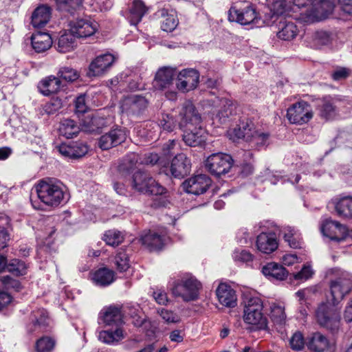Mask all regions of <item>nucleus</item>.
Listing matches in <instances>:
<instances>
[{"instance_id":"09e8293b","label":"nucleus","mask_w":352,"mask_h":352,"mask_svg":"<svg viewBox=\"0 0 352 352\" xmlns=\"http://www.w3.org/2000/svg\"><path fill=\"white\" fill-rule=\"evenodd\" d=\"M272 320L278 324H282L285 322L286 314L285 312V308L279 305L274 304L271 307V315Z\"/></svg>"},{"instance_id":"9d476101","label":"nucleus","mask_w":352,"mask_h":352,"mask_svg":"<svg viewBox=\"0 0 352 352\" xmlns=\"http://www.w3.org/2000/svg\"><path fill=\"white\" fill-rule=\"evenodd\" d=\"M147 99L141 95L133 94L124 97L120 102V109L122 113L128 116H139L148 107Z\"/></svg>"},{"instance_id":"412c9836","label":"nucleus","mask_w":352,"mask_h":352,"mask_svg":"<svg viewBox=\"0 0 352 352\" xmlns=\"http://www.w3.org/2000/svg\"><path fill=\"white\" fill-rule=\"evenodd\" d=\"M175 69L170 67H163L157 72L154 80L153 87L157 90L168 89L173 85Z\"/></svg>"},{"instance_id":"20e7f679","label":"nucleus","mask_w":352,"mask_h":352,"mask_svg":"<svg viewBox=\"0 0 352 352\" xmlns=\"http://www.w3.org/2000/svg\"><path fill=\"white\" fill-rule=\"evenodd\" d=\"M202 285L195 276L186 275L174 283L171 289L175 296L182 298L184 301H193L199 298Z\"/></svg>"},{"instance_id":"4be33fe9","label":"nucleus","mask_w":352,"mask_h":352,"mask_svg":"<svg viewBox=\"0 0 352 352\" xmlns=\"http://www.w3.org/2000/svg\"><path fill=\"white\" fill-rule=\"evenodd\" d=\"M257 249L263 254H271L278 246L276 235L274 232H261L256 238Z\"/></svg>"},{"instance_id":"393cba45","label":"nucleus","mask_w":352,"mask_h":352,"mask_svg":"<svg viewBox=\"0 0 352 352\" xmlns=\"http://www.w3.org/2000/svg\"><path fill=\"white\" fill-rule=\"evenodd\" d=\"M140 241L149 251L160 250L164 245V239L161 235L151 230L144 232Z\"/></svg>"},{"instance_id":"f8f14e48","label":"nucleus","mask_w":352,"mask_h":352,"mask_svg":"<svg viewBox=\"0 0 352 352\" xmlns=\"http://www.w3.org/2000/svg\"><path fill=\"white\" fill-rule=\"evenodd\" d=\"M341 101L339 96H325L318 100L317 110L320 118L327 121L333 120L338 116L336 102Z\"/></svg>"},{"instance_id":"a878e982","label":"nucleus","mask_w":352,"mask_h":352,"mask_svg":"<svg viewBox=\"0 0 352 352\" xmlns=\"http://www.w3.org/2000/svg\"><path fill=\"white\" fill-rule=\"evenodd\" d=\"M263 274L270 280H283L288 276V271L276 263H268L262 268Z\"/></svg>"},{"instance_id":"b1692460","label":"nucleus","mask_w":352,"mask_h":352,"mask_svg":"<svg viewBox=\"0 0 352 352\" xmlns=\"http://www.w3.org/2000/svg\"><path fill=\"white\" fill-rule=\"evenodd\" d=\"M216 294L222 305L227 307H234L236 305V292L230 285L221 283L216 290Z\"/></svg>"},{"instance_id":"dca6fc26","label":"nucleus","mask_w":352,"mask_h":352,"mask_svg":"<svg viewBox=\"0 0 352 352\" xmlns=\"http://www.w3.org/2000/svg\"><path fill=\"white\" fill-rule=\"evenodd\" d=\"M199 72L194 69H185L177 76V89L182 92H188L197 87L199 82Z\"/></svg>"},{"instance_id":"423d86ee","label":"nucleus","mask_w":352,"mask_h":352,"mask_svg":"<svg viewBox=\"0 0 352 352\" xmlns=\"http://www.w3.org/2000/svg\"><path fill=\"white\" fill-rule=\"evenodd\" d=\"M232 164L233 160L230 155L217 153L208 157L205 162V166L211 175L219 177L228 173Z\"/></svg>"},{"instance_id":"f704fd0d","label":"nucleus","mask_w":352,"mask_h":352,"mask_svg":"<svg viewBox=\"0 0 352 352\" xmlns=\"http://www.w3.org/2000/svg\"><path fill=\"white\" fill-rule=\"evenodd\" d=\"M324 8L321 5L320 0H316L312 4L311 8L306 12H301L300 19L305 23H314L324 19L326 17H320L319 14L323 12Z\"/></svg>"},{"instance_id":"79ce46f5","label":"nucleus","mask_w":352,"mask_h":352,"mask_svg":"<svg viewBox=\"0 0 352 352\" xmlns=\"http://www.w3.org/2000/svg\"><path fill=\"white\" fill-rule=\"evenodd\" d=\"M115 331L104 330L99 333V340L106 344H113L124 338L121 327H115Z\"/></svg>"},{"instance_id":"338daca9","label":"nucleus","mask_w":352,"mask_h":352,"mask_svg":"<svg viewBox=\"0 0 352 352\" xmlns=\"http://www.w3.org/2000/svg\"><path fill=\"white\" fill-rule=\"evenodd\" d=\"M313 274L311 268L309 266H304L300 272L294 274L296 280H307Z\"/></svg>"},{"instance_id":"4d7b16f0","label":"nucleus","mask_w":352,"mask_h":352,"mask_svg":"<svg viewBox=\"0 0 352 352\" xmlns=\"http://www.w3.org/2000/svg\"><path fill=\"white\" fill-rule=\"evenodd\" d=\"M62 106L60 99L53 98L45 104L43 106V111L48 115L54 114L60 109Z\"/></svg>"},{"instance_id":"c03bdc74","label":"nucleus","mask_w":352,"mask_h":352,"mask_svg":"<svg viewBox=\"0 0 352 352\" xmlns=\"http://www.w3.org/2000/svg\"><path fill=\"white\" fill-rule=\"evenodd\" d=\"M331 41V34L323 30L316 31L311 36V43L315 48H320L322 46L327 45Z\"/></svg>"},{"instance_id":"f3484780","label":"nucleus","mask_w":352,"mask_h":352,"mask_svg":"<svg viewBox=\"0 0 352 352\" xmlns=\"http://www.w3.org/2000/svg\"><path fill=\"white\" fill-rule=\"evenodd\" d=\"M322 232L332 241H344L349 234L348 228L336 221L327 220L322 227Z\"/></svg>"},{"instance_id":"c756f323","label":"nucleus","mask_w":352,"mask_h":352,"mask_svg":"<svg viewBox=\"0 0 352 352\" xmlns=\"http://www.w3.org/2000/svg\"><path fill=\"white\" fill-rule=\"evenodd\" d=\"M62 87V81L58 76H50L42 80L38 88L43 95L50 96L59 91Z\"/></svg>"},{"instance_id":"72a5a7b5","label":"nucleus","mask_w":352,"mask_h":352,"mask_svg":"<svg viewBox=\"0 0 352 352\" xmlns=\"http://www.w3.org/2000/svg\"><path fill=\"white\" fill-rule=\"evenodd\" d=\"M221 103L222 106L217 114V118L221 124H223L236 114V104L226 98L221 99Z\"/></svg>"},{"instance_id":"bf43d9fd","label":"nucleus","mask_w":352,"mask_h":352,"mask_svg":"<svg viewBox=\"0 0 352 352\" xmlns=\"http://www.w3.org/2000/svg\"><path fill=\"white\" fill-rule=\"evenodd\" d=\"M290 345L294 350H301L305 345L304 338L302 333L300 332L295 333L290 339Z\"/></svg>"},{"instance_id":"c85d7f7f","label":"nucleus","mask_w":352,"mask_h":352,"mask_svg":"<svg viewBox=\"0 0 352 352\" xmlns=\"http://www.w3.org/2000/svg\"><path fill=\"white\" fill-rule=\"evenodd\" d=\"M306 344L312 351L323 352L328 349L329 342L325 336L320 332H316L307 338Z\"/></svg>"},{"instance_id":"864d4df0","label":"nucleus","mask_w":352,"mask_h":352,"mask_svg":"<svg viewBox=\"0 0 352 352\" xmlns=\"http://www.w3.org/2000/svg\"><path fill=\"white\" fill-rule=\"evenodd\" d=\"M55 346V341L47 336L38 339L35 345L37 352H50Z\"/></svg>"},{"instance_id":"0e129e2a","label":"nucleus","mask_w":352,"mask_h":352,"mask_svg":"<svg viewBox=\"0 0 352 352\" xmlns=\"http://www.w3.org/2000/svg\"><path fill=\"white\" fill-rule=\"evenodd\" d=\"M350 73L351 72L349 69L346 67H339L331 74V78L334 80H340L349 77Z\"/></svg>"},{"instance_id":"2eb2a0df","label":"nucleus","mask_w":352,"mask_h":352,"mask_svg":"<svg viewBox=\"0 0 352 352\" xmlns=\"http://www.w3.org/2000/svg\"><path fill=\"white\" fill-rule=\"evenodd\" d=\"M126 133L124 129L116 127L103 134L98 139V146L102 150H108L125 142Z\"/></svg>"},{"instance_id":"e2e57ef3","label":"nucleus","mask_w":352,"mask_h":352,"mask_svg":"<svg viewBox=\"0 0 352 352\" xmlns=\"http://www.w3.org/2000/svg\"><path fill=\"white\" fill-rule=\"evenodd\" d=\"M233 257L235 261L241 262L252 261L254 258V256L245 250H235L233 254Z\"/></svg>"},{"instance_id":"5fc2aeb1","label":"nucleus","mask_w":352,"mask_h":352,"mask_svg":"<svg viewBox=\"0 0 352 352\" xmlns=\"http://www.w3.org/2000/svg\"><path fill=\"white\" fill-rule=\"evenodd\" d=\"M6 267L8 272L15 276L23 275L25 274L26 271L25 263L18 259L12 260L10 263L7 264Z\"/></svg>"},{"instance_id":"680f3d73","label":"nucleus","mask_w":352,"mask_h":352,"mask_svg":"<svg viewBox=\"0 0 352 352\" xmlns=\"http://www.w3.org/2000/svg\"><path fill=\"white\" fill-rule=\"evenodd\" d=\"M0 280L6 289H15L18 290L21 286L20 283L17 280L12 278L10 276H1Z\"/></svg>"},{"instance_id":"3c124183","label":"nucleus","mask_w":352,"mask_h":352,"mask_svg":"<svg viewBox=\"0 0 352 352\" xmlns=\"http://www.w3.org/2000/svg\"><path fill=\"white\" fill-rule=\"evenodd\" d=\"M296 231L291 227L285 228L283 230L284 239L292 248H298L300 247V241L296 237Z\"/></svg>"},{"instance_id":"6ab92c4d","label":"nucleus","mask_w":352,"mask_h":352,"mask_svg":"<svg viewBox=\"0 0 352 352\" xmlns=\"http://www.w3.org/2000/svg\"><path fill=\"white\" fill-rule=\"evenodd\" d=\"M69 30L78 38H87L93 35L97 30V24L86 19L70 21Z\"/></svg>"},{"instance_id":"de8ad7c7","label":"nucleus","mask_w":352,"mask_h":352,"mask_svg":"<svg viewBox=\"0 0 352 352\" xmlns=\"http://www.w3.org/2000/svg\"><path fill=\"white\" fill-rule=\"evenodd\" d=\"M57 76L60 79L61 78L66 82H72L78 79L80 73L71 67L65 66L59 69Z\"/></svg>"},{"instance_id":"ea45409f","label":"nucleus","mask_w":352,"mask_h":352,"mask_svg":"<svg viewBox=\"0 0 352 352\" xmlns=\"http://www.w3.org/2000/svg\"><path fill=\"white\" fill-rule=\"evenodd\" d=\"M60 135L66 138H73L80 132L79 126L71 119H65L60 122L58 127Z\"/></svg>"},{"instance_id":"c9c22d12","label":"nucleus","mask_w":352,"mask_h":352,"mask_svg":"<svg viewBox=\"0 0 352 352\" xmlns=\"http://www.w3.org/2000/svg\"><path fill=\"white\" fill-rule=\"evenodd\" d=\"M298 33L296 25L292 21H280L278 24L277 36L284 41H289L296 37Z\"/></svg>"},{"instance_id":"f03ea898","label":"nucleus","mask_w":352,"mask_h":352,"mask_svg":"<svg viewBox=\"0 0 352 352\" xmlns=\"http://www.w3.org/2000/svg\"><path fill=\"white\" fill-rule=\"evenodd\" d=\"M243 321L255 329H265L267 318L263 312V301L258 297H247L243 301Z\"/></svg>"},{"instance_id":"69168bd1","label":"nucleus","mask_w":352,"mask_h":352,"mask_svg":"<svg viewBox=\"0 0 352 352\" xmlns=\"http://www.w3.org/2000/svg\"><path fill=\"white\" fill-rule=\"evenodd\" d=\"M88 107L86 104L85 96H79L75 100V110L76 113H84L87 111Z\"/></svg>"},{"instance_id":"a211bd4d","label":"nucleus","mask_w":352,"mask_h":352,"mask_svg":"<svg viewBox=\"0 0 352 352\" xmlns=\"http://www.w3.org/2000/svg\"><path fill=\"white\" fill-rule=\"evenodd\" d=\"M191 169L190 160L184 153L177 154L170 164V173L175 178H183Z\"/></svg>"},{"instance_id":"6e6d98bb","label":"nucleus","mask_w":352,"mask_h":352,"mask_svg":"<svg viewBox=\"0 0 352 352\" xmlns=\"http://www.w3.org/2000/svg\"><path fill=\"white\" fill-rule=\"evenodd\" d=\"M270 137L269 133H263L258 131H254L252 137L248 140V142L251 144L252 147H259L265 145L268 138Z\"/></svg>"},{"instance_id":"e433bc0d","label":"nucleus","mask_w":352,"mask_h":352,"mask_svg":"<svg viewBox=\"0 0 352 352\" xmlns=\"http://www.w3.org/2000/svg\"><path fill=\"white\" fill-rule=\"evenodd\" d=\"M34 329L32 331L39 330L43 331L49 325V318L46 310L41 309L34 311L31 316Z\"/></svg>"},{"instance_id":"9b49d317","label":"nucleus","mask_w":352,"mask_h":352,"mask_svg":"<svg viewBox=\"0 0 352 352\" xmlns=\"http://www.w3.org/2000/svg\"><path fill=\"white\" fill-rule=\"evenodd\" d=\"M287 117L292 124H303L313 117L310 105L305 101L294 104L287 109Z\"/></svg>"},{"instance_id":"6e6552de","label":"nucleus","mask_w":352,"mask_h":352,"mask_svg":"<svg viewBox=\"0 0 352 352\" xmlns=\"http://www.w3.org/2000/svg\"><path fill=\"white\" fill-rule=\"evenodd\" d=\"M179 116V127L180 129H192L193 127L201 126V116L190 100H186L183 103Z\"/></svg>"},{"instance_id":"0eeeda50","label":"nucleus","mask_w":352,"mask_h":352,"mask_svg":"<svg viewBox=\"0 0 352 352\" xmlns=\"http://www.w3.org/2000/svg\"><path fill=\"white\" fill-rule=\"evenodd\" d=\"M329 287L332 303L338 305L352 291V278L348 274H342L331 280Z\"/></svg>"},{"instance_id":"37998d69","label":"nucleus","mask_w":352,"mask_h":352,"mask_svg":"<svg viewBox=\"0 0 352 352\" xmlns=\"http://www.w3.org/2000/svg\"><path fill=\"white\" fill-rule=\"evenodd\" d=\"M338 214L348 219H352V197H344L336 204Z\"/></svg>"},{"instance_id":"5701e85b","label":"nucleus","mask_w":352,"mask_h":352,"mask_svg":"<svg viewBox=\"0 0 352 352\" xmlns=\"http://www.w3.org/2000/svg\"><path fill=\"white\" fill-rule=\"evenodd\" d=\"M182 138L189 146H201L206 142V131L202 126H196L192 129H184Z\"/></svg>"},{"instance_id":"603ef678","label":"nucleus","mask_w":352,"mask_h":352,"mask_svg":"<svg viewBox=\"0 0 352 352\" xmlns=\"http://www.w3.org/2000/svg\"><path fill=\"white\" fill-rule=\"evenodd\" d=\"M176 119L170 114L163 115L160 120L158 126L163 131L172 132L176 128Z\"/></svg>"},{"instance_id":"aec40b11","label":"nucleus","mask_w":352,"mask_h":352,"mask_svg":"<svg viewBox=\"0 0 352 352\" xmlns=\"http://www.w3.org/2000/svg\"><path fill=\"white\" fill-rule=\"evenodd\" d=\"M114 60V56L111 54L97 56L89 66L88 75L89 76L102 75L112 65Z\"/></svg>"},{"instance_id":"58836bf2","label":"nucleus","mask_w":352,"mask_h":352,"mask_svg":"<svg viewBox=\"0 0 352 352\" xmlns=\"http://www.w3.org/2000/svg\"><path fill=\"white\" fill-rule=\"evenodd\" d=\"M158 15L162 18L161 28L163 31L172 32L177 26L178 20L177 16L173 13H168L166 9L160 10Z\"/></svg>"},{"instance_id":"49530a36","label":"nucleus","mask_w":352,"mask_h":352,"mask_svg":"<svg viewBox=\"0 0 352 352\" xmlns=\"http://www.w3.org/2000/svg\"><path fill=\"white\" fill-rule=\"evenodd\" d=\"M102 239L109 245L118 246L124 240V234L122 232L117 230H109L105 232Z\"/></svg>"},{"instance_id":"ddd939ff","label":"nucleus","mask_w":352,"mask_h":352,"mask_svg":"<svg viewBox=\"0 0 352 352\" xmlns=\"http://www.w3.org/2000/svg\"><path fill=\"white\" fill-rule=\"evenodd\" d=\"M211 185V179L206 175H197L182 183L183 190L188 194L199 195L206 192Z\"/></svg>"},{"instance_id":"f257e3e1","label":"nucleus","mask_w":352,"mask_h":352,"mask_svg":"<svg viewBox=\"0 0 352 352\" xmlns=\"http://www.w3.org/2000/svg\"><path fill=\"white\" fill-rule=\"evenodd\" d=\"M38 199L44 204L56 207L63 201L65 192L60 184L52 179L40 180L35 186Z\"/></svg>"},{"instance_id":"1a4fd4ad","label":"nucleus","mask_w":352,"mask_h":352,"mask_svg":"<svg viewBox=\"0 0 352 352\" xmlns=\"http://www.w3.org/2000/svg\"><path fill=\"white\" fill-rule=\"evenodd\" d=\"M228 19L230 21H236L241 25L252 23L256 27H260L265 23L264 21L257 17L255 10L250 6L243 10L237 9L235 6L231 7Z\"/></svg>"},{"instance_id":"bb28decb","label":"nucleus","mask_w":352,"mask_h":352,"mask_svg":"<svg viewBox=\"0 0 352 352\" xmlns=\"http://www.w3.org/2000/svg\"><path fill=\"white\" fill-rule=\"evenodd\" d=\"M31 43L36 52L42 53L51 47L52 40L48 33L37 32L32 35Z\"/></svg>"},{"instance_id":"7ed1b4c3","label":"nucleus","mask_w":352,"mask_h":352,"mask_svg":"<svg viewBox=\"0 0 352 352\" xmlns=\"http://www.w3.org/2000/svg\"><path fill=\"white\" fill-rule=\"evenodd\" d=\"M315 317L317 323L334 334L340 328V311L333 303L322 302L316 310Z\"/></svg>"},{"instance_id":"4468645a","label":"nucleus","mask_w":352,"mask_h":352,"mask_svg":"<svg viewBox=\"0 0 352 352\" xmlns=\"http://www.w3.org/2000/svg\"><path fill=\"white\" fill-rule=\"evenodd\" d=\"M99 322L106 326L120 327L124 323V314L122 307L119 305H110L104 307L99 314Z\"/></svg>"},{"instance_id":"39448f33","label":"nucleus","mask_w":352,"mask_h":352,"mask_svg":"<svg viewBox=\"0 0 352 352\" xmlns=\"http://www.w3.org/2000/svg\"><path fill=\"white\" fill-rule=\"evenodd\" d=\"M132 187L138 192L151 195H163L167 192L166 189L156 182L149 174L140 170L133 175Z\"/></svg>"},{"instance_id":"052dcab7","label":"nucleus","mask_w":352,"mask_h":352,"mask_svg":"<svg viewBox=\"0 0 352 352\" xmlns=\"http://www.w3.org/2000/svg\"><path fill=\"white\" fill-rule=\"evenodd\" d=\"M160 316L166 322L177 323L180 321L179 316L171 311L165 309H161L158 311Z\"/></svg>"},{"instance_id":"a19ab883","label":"nucleus","mask_w":352,"mask_h":352,"mask_svg":"<svg viewBox=\"0 0 352 352\" xmlns=\"http://www.w3.org/2000/svg\"><path fill=\"white\" fill-rule=\"evenodd\" d=\"M92 279L98 285L107 286L113 282L114 272L106 267L100 268L94 273Z\"/></svg>"},{"instance_id":"13d9d810","label":"nucleus","mask_w":352,"mask_h":352,"mask_svg":"<svg viewBox=\"0 0 352 352\" xmlns=\"http://www.w3.org/2000/svg\"><path fill=\"white\" fill-rule=\"evenodd\" d=\"M72 159L80 158L88 152V147L83 143L76 142L71 145Z\"/></svg>"},{"instance_id":"cd10ccee","label":"nucleus","mask_w":352,"mask_h":352,"mask_svg":"<svg viewBox=\"0 0 352 352\" xmlns=\"http://www.w3.org/2000/svg\"><path fill=\"white\" fill-rule=\"evenodd\" d=\"M107 120L99 115L88 114L82 120V129L87 132H94L107 126Z\"/></svg>"},{"instance_id":"a18cd8bd","label":"nucleus","mask_w":352,"mask_h":352,"mask_svg":"<svg viewBox=\"0 0 352 352\" xmlns=\"http://www.w3.org/2000/svg\"><path fill=\"white\" fill-rule=\"evenodd\" d=\"M57 9L73 14L82 6V0H55Z\"/></svg>"},{"instance_id":"8fccbe9b","label":"nucleus","mask_w":352,"mask_h":352,"mask_svg":"<svg viewBox=\"0 0 352 352\" xmlns=\"http://www.w3.org/2000/svg\"><path fill=\"white\" fill-rule=\"evenodd\" d=\"M115 264L120 272H125L129 267V258L127 254L122 249L118 250L115 257Z\"/></svg>"},{"instance_id":"2f4dec72","label":"nucleus","mask_w":352,"mask_h":352,"mask_svg":"<svg viewBox=\"0 0 352 352\" xmlns=\"http://www.w3.org/2000/svg\"><path fill=\"white\" fill-rule=\"evenodd\" d=\"M52 9L47 6H41L34 10L32 15V24L35 28H42L50 21Z\"/></svg>"},{"instance_id":"774afa93","label":"nucleus","mask_w":352,"mask_h":352,"mask_svg":"<svg viewBox=\"0 0 352 352\" xmlns=\"http://www.w3.org/2000/svg\"><path fill=\"white\" fill-rule=\"evenodd\" d=\"M170 204V201L168 199L166 196H160L155 197L151 204V207L153 208H160L167 207Z\"/></svg>"},{"instance_id":"4c0bfd02","label":"nucleus","mask_w":352,"mask_h":352,"mask_svg":"<svg viewBox=\"0 0 352 352\" xmlns=\"http://www.w3.org/2000/svg\"><path fill=\"white\" fill-rule=\"evenodd\" d=\"M75 37L70 30L65 32L58 39V51L60 53H67L73 50L76 46Z\"/></svg>"},{"instance_id":"473e14b6","label":"nucleus","mask_w":352,"mask_h":352,"mask_svg":"<svg viewBox=\"0 0 352 352\" xmlns=\"http://www.w3.org/2000/svg\"><path fill=\"white\" fill-rule=\"evenodd\" d=\"M256 131L254 124L252 120L245 118L240 120L239 124L233 129V134L237 139H244L246 142L252 137L254 131Z\"/></svg>"},{"instance_id":"7c9ffc66","label":"nucleus","mask_w":352,"mask_h":352,"mask_svg":"<svg viewBox=\"0 0 352 352\" xmlns=\"http://www.w3.org/2000/svg\"><path fill=\"white\" fill-rule=\"evenodd\" d=\"M147 11L148 8L142 1L134 0L129 8L127 19L131 25H136L141 21Z\"/></svg>"}]
</instances>
